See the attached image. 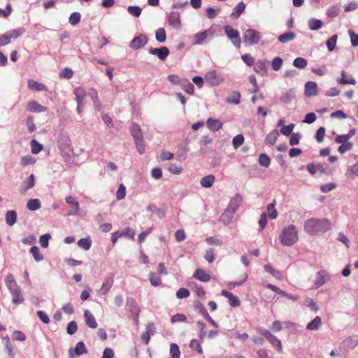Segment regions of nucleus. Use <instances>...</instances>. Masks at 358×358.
Listing matches in <instances>:
<instances>
[{
	"instance_id": "f257e3e1",
	"label": "nucleus",
	"mask_w": 358,
	"mask_h": 358,
	"mask_svg": "<svg viewBox=\"0 0 358 358\" xmlns=\"http://www.w3.org/2000/svg\"><path fill=\"white\" fill-rule=\"evenodd\" d=\"M331 228V222L326 218H310L303 224L304 231L311 236L324 234Z\"/></svg>"
},
{
	"instance_id": "f03ea898",
	"label": "nucleus",
	"mask_w": 358,
	"mask_h": 358,
	"mask_svg": "<svg viewBox=\"0 0 358 358\" xmlns=\"http://www.w3.org/2000/svg\"><path fill=\"white\" fill-rule=\"evenodd\" d=\"M279 239L284 246H292L299 241V233L294 224L285 226L281 230Z\"/></svg>"
},
{
	"instance_id": "7ed1b4c3",
	"label": "nucleus",
	"mask_w": 358,
	"mask_h": 358,
	"mask_svg": "<svg viewBox=\"0 0 358 358\" xmlns=\"http://www.w3.org/2000/svg\"><path fill=\"white\" fill-rule=\"evenodd\" d=\"M58 148L63 157L68 159L73 154V147L71 145L69 135L66 131H61L58 136Z\"/></svg>"
},
{
	"instance_id": "20e7f679",
	"label": "nucleus",
	"mask_w": 358,
	"mask_h": 358,
	"mask_svg": "<svg viewBox=\"0 0 358 358\" xmlns=\"http://www.w3.org/2000/svg\"><path fill=\"white\" fill-rule=\"evenodd\" d=\"M215 29L213 27L209 29L197 32L194 36L192 42V45H200L206 43L208 40L211 39L214 37Z\"/></svg>"
},
{
	"instance_id": "39448f33",
	"label": "nucleus",
	"mask_w": 358,
	"mask_h": 358,
	"mask_svg": "<svg viewBox=\"0 0 358 358\" xmlns=\"http://www.w3.org/2000/svg\"><path fill=\"white\" fill-rule=\"evenodd\" d=\"M260 33L254 29H247L243 34V43L246 46H251L259 43Z\"/></svg>"
},
{
	"instance_id": "423d86ee",
	"label": "nucleus",
	"mask_w": 358,
	"mask_h": 358,
	"mask_svg": "<svg viewBox=\"0 0 358 358\" xmlns=\"http://www.w3.org/2000/svg\"><path fill=\"white\" fill-rule=\"evenodd\" d=\"M224 30L227 36L232 41L234 45L239 48L241 43L239 32L229 25L225 26Z\"/></svg>"
},
{
	"instance_id": "0eeeda50",
	"label": "nucleus",
	"mask_w": 358,
	"mask_h": 358,
	"mask_svg": "<svg viewBox=\"0 0 358 358\" xmlns=\"http://www.w3.org/2000/svg\"><path fill=\"white\" fill-rule=\"evenodd\" d=\"M205 79L212 86H218L224 81L223 76L216 71H210L205 76Z\"/></svg>"
},
{
	"instance_id": "6e6552de",
	"label": "nucleus",
	"mask_w": 358,
	"mask_h": 358,
	"mask_svg": "<svg viewBox=\"0 0 358 358\" xmlns=\"http://www.w3.org/2000/svg\"><path fill=\"white\" fill-rule=\"evenodd\" d=\"M330 280V275L324 271L321 270L317 273L315 280L313 282V289H317Z\"/></svg>"
},
{
	"instance_id": "1a4fd4ad",
	"label": "nucleus",
	"mask_w": 358,
	"mask_h": 358,
	"mask_svg": "<svg viewBox=\"0 0 358 358\" xmlns=\"http://www.w3.org/2000/svg\"><path fill=\"white\" fill-rule=\"evenodd\" d=\"M126 308L135 317V321L138 322V317L140 313V308L136 304L135 300L133 298H127Z\"/></svg>"
},
{
	"instance_id": "9d476101",
	"label": "nucleus",
	"mask_w": 358,
	"mask_h": 358,
	"mask_svg": "<svg viewBox=\"0 0 358 358\" xmlns=\"http://www.w3.org/2000/svg\"><path fill=\"white\" fill-rule=\"evenodd\" d=\"M148 42V38L143 34H139L130 42L129 46L133 50L143 48Z\"/></svg>"
},
{
	"instance_id": "9b49d317",
	"label": "nucleus",
	"mask_w": 358,
	"mask_h": 358,
	"mask_svg": "<svg viewBox=\"0 0 358 358\" xmlns=\"http://www.w3.org/2000/svg\"><path fill=\"white\" fill-rule=\"evenodd\" d=\"M156 332V327L152 322L147 324L145 327V331L141 335V339L143 342L148 345L150 342L151 336H153Z\"/></svg>"
},
{
	"instance_id": "f8f14e48",
	"label": "nucleus",
	"mask_w": 358,
	"mask_h": 358,
	"mask_svg": "<svg viewBox=\"0 0 358 358\" xmlns=\"http://www.w3.org/2000/svg\"><path fill=\"white\" fill-rule=\"evenodd\" d=\"M148 52L151 55H157L162 61H164L169 55V50L166 47H162L160 48H150Z\"/></svg>"
},
{
	"instance_id": "ddd939ff",
	"label": "nucleus",
	"mask_w": 358,
	"mask_h": 358,
	"mask_svg": "<svg viewBox=\"0 0 358 358\" xmlns=\"http://www.w3.org/2000/svg\"><path fill=\"white\" fill-rule=\"evenodd\" d=\"M87 352V348L84 344L83 342L80 341L78 342L74 350L73 349H69V357L70 358H74L75 355L80 356L84 354H86Z\"/></svg>"
},
{
	"instance_id": "4468645a",
	"label": "nucleus",
	"mask_w": 358,
	"mask_h": 358,
	"mask_svg": "<svg viewBox=\"0 0 358 358\" xmlns=\"http://www.w3.org/2000/svg\"><path fill=\"white\" fill-rule=\"evenodd\" d=\"M341 77L336 78V82L341 85H355L357 82L356 80L351 75H348L346 71H342Z\"/></svg>"
},
{
	"instance_id": "2eb2a0df",
	"label": "nucleus",
	"mask_w": 358,
	"mask_h": 358,
	"mask_svg": "<svg viewBox=\"0 0 358 358\" xmlns=\"http://www.w3.org/2000/svg\"><path fill=\"white\" fill-rule=\"evenodd\" d=\"M318 93L317 85L315 82L308 81L305 84V95L306 96H314Z\"/></svg>"
},
{
	"instance_id": "dca6fc26",
	"label": "nucleus",
	"mask_w": 358,
	"mask_h": 358,
	"mask_svg": "<svg viewBox=\"0 0 358 358\" xmlns=\"http://www.w3.org/2000/svg\"><path fill=\"white\" fill-rule=\"evenodd\" d=\"M35 185V176L34 174H31L28 178V180L24 182H22L20 187L19 192L22 194H24L27 190L32 188Z\"/></svg>"
},
{
	"instance_id": "f3484780",
	"label": "nucleus",
	"mask_w": 358,
	"mask_h": 358,
	"mask_svg": "<svg viewBox=\"0 0 358 358\" xmlns=\"http://www.w3.org/2000/svg\"><path fill=\"white\" fill-rule=\"evenodd\" d=\"M242 201V196L240 194H236L234 197L231 198L227 208L234 213H236L238 208L240 207Z\"/></svg>"
},
{
	"instance_id": "a211bd4d",
	"label": "nucleus",
	"mask_w": 358,
	"mask_h": 358,
	"mask_svg": "<svg viewBox=\"0 0 358 358\" xmlns=\"http://www.w3.org/2000/svg\"><path fill=\"white\" fill-rule=\"evenodd\" d=\"M4 281L10 292L16 289L17 290L18 289L20 288V286H18V285L17 284L13 275L11 273H8L5 276Z\"/></svg>"
},
{
	"instance_id": "6ab92c4d",
	"label": "nucleus",
	"mask_w": 358,
	"mask_h": 358,
	"mask_svg": "<svg viewBox=\"0 0 358 358\" xmlns=\"http://www.w3.org/2000/svg\"><path fill=\"white\" fill-rule=\"evenodd\" d=\"M267 61L259 60L255 64L254 71L261 76H266L267 74Z\"/></svg>"
},
{
	"instance_id": "aec40b11",
	"label": "nucleus",
	"mask_w": 358,
	"mask_h": 358,
	"mask_svg": "<svg viewBox=\"0 0 358 358\" xmlns=\"http://www.w3.org/2000/svg\"><path fill=\"white\" fill-rule=\"evenodd\" d=\"M221 294L228 299L229 303L232 307H238L241 305L238 298L227 290H222Z\"/></svg>"
},
{
	"instance_id": "412c9836",
	"label": "nucleus",
	"mask_w": 358,
	"mask_h": 358,
	"mask_svg": "<svg viewBox=\"0 0 358 358\" xmlns=\"http://www.w3.org/2000/svg\"><path fill=\"white\" fill-rule=\"evenodd\" d=\"M222 122L218 119L209 117L206 121V126L211 131H217L222 127Z\"/></svg>"
},
{
	"instance_id": "4be33fe9",
	"label": "nucleus",
	"mask_w": 358,
	"mask_h": 358,
	"mask_svg": "<svg viewBox=\"0 0 358 358\" xmlns=\"http://www.w3.org/2000/svg\"><path fill=\"white\" fill-rule=\"evenodd\" d=\"M168 22L171 26L176 29L180 27V13L178 11L171 12L169 16Z\"/></svg>"
},
{
	"instance_id": "5701e85b",
	"label": "nucleus",
	"mask_w": 358,
	"mask_h": 358,
	"mask_svg": "<svg viewBox=\"0 0 358 358\" xmlns=\"http://www.w3.org/2000/svg\"><path fill=\"white\" fill-rule=\"evenodd\" d=\"M27 109L32 113H42L46 111L47 110L45 106L39 104L38 102L34 100L28 102Z\"/></svg>"
},
{
	"instance_id": "b1692460",
	"label": "nucleus",
	"mask_w": 358,
	"mask_h": 358,
	"mask_svg": "<svg viewBox=\"0 0 358 358\" xmlns=\"http://www.w3.org/2000/svg\"><path fill=\"white\" fill-rule=\"evenodd\" d=\"M113 284V275L106 276L103 282L102 287L100 289L101 294H106L111 288Z\"/></svg>"
},
{
	"instance_id": "393cba45",
	"label": "nucleus",
	"mask_w": 358,
	"mask_h": 358,
	"mask_svg": "<svg viewBox=\"0 0 358 358\" xmlns=\"http://www.w3.org/2000/svg\"><path fill=\"white\" fill-rule=\"evenodd\" d=\"M129 129L134 140L143 138V133L141 127L137 123L133 122Z\"/></svg>"
},
{
	"instance_id": "a878e982",
	"label": "nucleus",
	"mask_w": 358,
	"mask_h": 358,
	"mask_svg": "<svg viewBox=\"0 0 358 358\" xmlns=\"http://www.w3.org/2000/svg\"><path fill=\"white\" fill-rule=\"evenodd\" d=\"M84 317L86 324L92 328L95 329L97 327V323L96 322L94 316L90 313V310H86L84 313Z\"/></svg>"
},
{
	"instance_id": "bb28decb",
	"label": "nucleus",
	"mask_w": 358,
	"mask_h": 358,
	"mask_svg": "<svg viewBox=\"0 0 358 358\" xmlns=\"http://www.w3.org/2000/svg\"><path fill=\"white\" fill-rule=\"evenodd\" d=\"M234 214L235 213L227 208L220 215V222H222L225 225H228L231 222Z\"/></svg>"
},
{
	"instance_id": "cd10ccee",
	"label": "nucleus",
	"mask_w": 358,
	"mask_h": 358,
	"mask_svg": "<svg viewBox=\"0 0 358 358\" xmlns=\"http://www.w3.org/2000/svg\"><path fill=\"white\" fill-rule=\"evenodd\" d=\"M74 94L77 103H85L84 100L87 96L85 90L83 87H79L74 90Z\"/></svg>"
},
{
	"instance_id": "c85d7f7f",
	"label": "nucleus",
	"mask_w": 358,
	"mask_h": 358,
	"mask_svg": "<svg viewBox=\"0 0 358 358\" xmlns=\"http://www.w3.org/2000/svg\"><path fill=\"white\" fill-rule=\"evenodd\" d=\"M5 219L8 226L14 225L17 222V212L14 210L7 211L5 215Z\"/></svg>"
},
{
	"instance_id": "c756f323",
	"label": "nucleus",
	"mask_w": 358,
	"mask_h": 358,
	"mask_svg": "<svg viewBox=\"0 0 358 358\" xmlns=\"http://www.w3.org/2000/svg\"><path fill=\"white\" fill-rule=\"evenodd\" d=\"M194 277L201 282H208L210 279V275L201 268L196 270Z\"/></svg>"
},
{
	"instance_id": "7c9ffc66",
	"label": "nucleus",
	"mask_w": 358,
	"mask_h": 358,
	"mask_svg": "<svg viewBox=\"0 0 358 358\" xmlns=\"http://www.w3.org/2000/svg\"><path fill=\"white\" fill-rule=\"evenodd\" d=\"M322 325V319L320 316H316L311 322L308 323L306 329L310 331H316Z\"/></svg>"
},
{
	"instance_id": "2f4dec72",
	"label": "nucleus",
	"mask_w": 358,
	"mask_h": 358,
	"mask_svg": "<svg viewBox=\"0 0 358 358\" xmlns=\"http://www.w3.org/2000/svg\"><path fill=\"white\" fill-rule=\"evenodd\" d=\"M241 101V94L238 92L234 91L229 94L226 98V102L238 105Z\"/></svg>"
},
{
	"instance_id": "473e14b6",
	"label": "nucleus",
	"mask_w": 358,
	"mask_h": 358,
	"mask_svg": "<svg viewBox=\"0 0 358 358\" xmlns=\"http://www.w3.org/2000/svg\"><path fill=\"white\" fill-rule=\"evenodd\" d=\"M28 87L31 90L41 92V91H47V87L45 85L38 83L34 80H28Z\"/></svg>"
},
{
	"instance_id": "72a5a7b5",
	"label": "nucleus",
	"mask_w": 358,
	"mask_h": 358,
	"mask_svg": "<svg viewBox=\"0 0 358 358\" xmlns=\"http://www.w3.org/2000/svg\"><path fill=\"white\" fill-rule=\"evenodd\" d=\"M279 136V132L277 129H273L270 131L265 139L266 143L273 145Z\"/></svg>"
},
{
	"instance_id": "f704fd0d",
	"label": "nucleus",
	"mask_w": 358,
	"mask_h": 358,
	"mask_svg": "<svg viewBox=\"0 0 358 358\" xmlns=\"http://www.w3.org/2000/svg\"><path fill=\"white\" fill-rule=\"evenodd\" d=\"M296 38V34L292 31H287L279 35L278 39L281 43H286L289 41L294 40Z\"/></svg>"
},
{
	"instance_id": "c9c22d12",
	"label": "nucleus",
	"mask_w": 358,
	"mask_h": 358,
	"mask_svg": "<svg viewBox=\"0 0 358 358\" xmlns=\"http://www.w3.org/2000/svg\"><path fill=\"white\" fill-rule=\"evenodd\" d=\"M10 294H12V302L14 304H20L24 301V297L22 294L21 288L18 289L17 290H14L13 292H10Z\"/></svg>"
},
{
	"instance_id": "e433bc0d",
	"label": "nucleus",
	"mask_w": 358,
	"mask_h": 358,
	"mask_svg": "<svg viewBox=\"0 0 358 358\" xmlns=\"http://www.w3.org/2000/svg\"><path fill=\"white\" fill-rule=\"evenodd\" d=\"M3 341L5 345V349L7 351L8 355L10 358L15 357V352L13 350V346L10 341V338L8 336H6L3 338Z\"/></svg>"
},
{
	"instance_id": "4c0bfd02",
	"label": "nucleus",
	"mask_w": 358,
	"mask_h": 358,
	"mask_svg": "<svg viewBox=\"0 0 358 358\" xmlns=\"http://www.w3.org/2000/svg\"><path fill=\"white\" fill-rule=\"evenodd\" d=\"M322 21L316 18H310L308 21V28L312 31L320 29L322 27Z\"/></svg>"
},
{
	"instance_id": "58836bf2",
	"label": "nucleus",
	"mask_w": 358,
	"mask_h": 358,
	"mask_svg": "<svg viewBox=\"0 0 358 358\" xmlns=\"http://www.w3.org/2000/svg\"><path fill=\"white\" fill-rule=\"evenodd\" d=\"M182 89L189 94H194V86L192 83H191L189 80L184 79L182 83L180 85Z\"/></svg>"
},
{
	"instance_id": "ea45409f",
	"label": "nucleus",
	"mask_w": 358,
	"mask_h": 358,
	"mask_svg": "<svg viewBox=\"0 0 358 358\" xmlns=\"http://www.w3.org/2000/svg\"><path fill=\"white\" fill-rule=\"evenodd\" d=\"M215 176L213 175H208L201 178L200 183L203 187L209 188L215 182Z\"/></svg>"
},
{
	"instance_id": "a19ab883",
	"label": "nucleus",
	"mask_w": 358,
	"mask_h": 358,
	"mask_svg": "<svg viewBox=\"0 0 358 358\" xmlns=\"http://www.w3.org/2000/svg\"><path fill=\"white\" fill-rule=\"evenodd\" d=\"M89 96L91 97L92 100L93 101L94 106L97 110H101V103L99 102V96L98 93L96 90L91 89L89 92Z\"/></svg>"
},
{
	"instance_id": "79ce46f5",
	"label": "nucleus",
	"mask_w": 358,
	"mask_h": 358,
	"mask_svg": "<svg viewBox=\"0 0 358 358\" xmlns=\"http://www.w3.org/2000/svg\"><path fill=\"white\" fill-rule=\"evenodd\" d=\"M27 207L29 210H37L41 207V201L38 199H30L27 203Z\"/></svg>"
},
{
	"instance_id": "37998d69",
	"label": "nucleus",
	"mask_w": 358,
	"mask_h": 358,
	"mask_svg": "<svg viewBox=\"0 0 358 358\" xmlns=\"http://www.w3.org/2000/svg\"><path fill=\"white\" fill-rule=\"evenodd\" d=\"M268 341L270 342L273 347L277 349L278 352H282V348L280 339H278L276 336L272 334L271 336H269Z\"/></svg>"
},
{
	"instance_id": "c03bdc74",
	"label": "nucleus",
	"mask_w": 358,
	"mask_h": 358,
	"mask_svg": "<svg viewBox=\"0 0 358 358\" xmlns=\"http://www.w3.org/2000/svg\"><path fill=\"white\" fill-rule=\"evenodd\" d=\"M91 245H92V241L90 237L81 238L78 242V247H80V248H82L85 250H90Z\"/></svg>"
},
{
	"instance_id": "a18cd8bd",
	"label": "nucleus",
	"mask_w": 358,
	"mask_h": 358,
	"mask_svg": "<svg viewBox=\"0 0 358 358\" xmlns=\"http://www.w3.org/2000/svg\"><path fill=\"white\" fill-rule=\"evenodd\" d=\"M307 170L309 171L310 173L312 175L315 174L318 171H321L322 173L324 172V169L323 166L320 164H309L307 166Z\"/></svg>"
},
{
	"instance_id": "49530a36",
	"label": "nucleus",
	"mask_w": 358,
	"mask_h": 358,
	"mask_svg": "<svg viewBox=\"0 0 358 358\" xmlns=\"http://www.w3.org/2000/svg\"><path fill=\"white\" fill-rule=\"evenodd\" d=\"M345 174L352 178L355 176L358 177V161L355 164L348 166Z\"/></svg>"
},
{
	"instance_id": "de8ad7c7",
	"label": "nucleus",
	"mask_w": 358,
	"mask_h": 358,
	"mask_svg": "<svg viewBox=\"0 0 358 358\" xmlns=\"http://www.w3.org/2000/svg\"><path fill=\"white\" fill-rule=\"evenodd\" d=\"M245 3L243 1L239 2L234 8V11L231 13L232 17H238L245 9Z\"/></svg>"
},
{
	"instance_id": "09e8293b",
	"label": "nucleus",
	"mask_w": 358,
	"mask_h": 358,
	"mask_svg": "<svg viewBox=\"0 0 358 358\" xmlns=\"http://www.w3.org/2000/svg\"><path fill=\"white\" fill-rule=\"evenodd\" d=\"M155 38L159 43H164L166 39V31L164 28H158L155 31Z\"/></svg>"
},
{
	"instance_id": "8fccbe9b",
	"label": "nucleus",
	"mask_w": 358,
	"mask_h": 358,
	"mask_svg": "<svg viewBox=\"0 0 358 358\" xmlns=\"http://www.w3.org/2000/svg\"><path fill=\"white\" fill-rule=\"evenodd\" d=\"M295 95L294 90L291 89L287 91L284 94L280 97V101L283 103H289L292 101Z\"/></svg>"
},
{
	"instance_id": "3c124183",
	"label": "nucleus",
	"mask_w": 358,
	"mask_h": 358,
	"mask_svg": "<svg viewBox=\"0 0 358 358\" xmlns=\"http://www.w3.org/2000/svg\"><path fill=\"white\" fill-rule=\"evenodd\" d=\"M8 34L10 40L11 39H15L18 38L20 36L23 34L25 32V29L24 28H19L17 29H12L10 31H6Z\"/></svg>"
},
{
	"instance_id": "603ef678",
	"label": "nucleus",
	"mask_w": 358,
	"mask_h": 358,
	"mask_svg": "<svg viewBox=\"0 0 358 358\" xmlns=\"http://www.w3.org/2000/svg\"><path fill=\"white\" fill-rule=\"evenodd\" d=\"M307 60L303 57H297L293 62V65L299 69H303L307 66Z\"/></svg>"
},
{
	"instance_id": "864d4df0",
	"label": "nucleus",
	"mask_w": 358,
	"mask_h": 358,
	"mask_svg": "<svg viewBox=\"0 0 358 358\" xmlns=\"http://www.w3.org/2000/svg\"><path fill=\"white\" fill-rule=\"evenodd\" d=\"M258 161L259 164L264 167H268L271 164V159L266 154L264 153L259 155Z\"/></svg>"
},
{
	"instance_id": "5fc2aeb1",
	"label": "nucleus",
	"mask_w": 358,
	"mask_h": 358,
	"mask_svg": "<svg viewBox=\"0 0 358 358\" xmlns=\"http://www.w3.org/2000/svg\"><path fill=\"white\" fill-rule=\"evenodd\" d=\"M341 9L336 6H331L327 10V15L330 17H335L339 15Z\"/></svg>"
},
{
	"instance_id": "6e6d98bb",
	"label": "nucleus",
	"mask_w": 358,
	"mask_h": 358,
	"mask_svg": "<svg viewBox=\"0 0 358 358\" xmlns=\"http://www.w3.org/2000/svg\"><path fill=\"white\" fill-rule=\"evenodd\" d=\"M275 201H273V202L272 203L268 204L267 207L268 216L271 219H275L277 217L278 215V212L275 209Z\"/></svg>"
},
{
	"instance_id": "4d7b16f0",
	"label": "nucleus",
	"mask_w": 358,
	"mask_h": 358,
	"mask_svg": "<svg viewBox=\"0 0 358 358\" xmlns=\"http://www.w3.org/2000/svg\"><path fill=\"white\" fill-rule=\"evenodd\" d=\"M337 38V35L334 34L327 40L326 44L329 52H332L334 50L336 45Z\"/></svg>"
},
{
	"instance_id": "13d9d810",
	"label": "nucleus",
	"mask_w": 358,
	"mask_h": 358,
	"mask_svg": "<svg viewBox=\"0 0 358 358\" xmlns=\"http://www.w3.org/2000/svg\"><path fill=\"white\" fill-rule=\"evenodd\" d=\"M170 355L172 358H180V351L179 347L176 343H171L170 345Z\"/></svg>"
},
{
	"instance_id": "bf43d9fd",
	"label": "nucleus",
	"mask_w": 358,
	"mask_h": 358,
	"mask_svg": "<svg viewBox=\"0 0 358 358\" xmlns=\"http://www.w3.org/2000/svg\"><path fill=\"white\" fill-rule=\"evenodd\" d=\"M294 127H295V125L293 123H291L287 126H282L280 129V133L282 135L289 136L292 134V131H293Z\"/></svg>"
},
{
	"instance_id": "052dcab7",
	"label": "nucleus",
	"mask_w": 358,
	"mask_h": 358,
	"mask_svg": "<svg viewBox=\"0 0 358 358\" xmlns=\"http://www.w3.org/2000/svg\"><path fill=\"white\" fill-rule=\"evenodd\" d=\"M282 59L280 57H275L271 62L272 69L277 71H279L282 65Z\"/></svg>"
},
{
	"instance_id": "680f3d73",
	"label": "nucleus",
	"mask_w": 358,
	"mask_h": 358,
	"mask_svg": "<svg viewBox=\"0 0 358 358\" xmlns=\"http://www.w3.org/2000/svg\"><path fill=\"white\" fill-rule=\"evenodd\" d=\"M80 17H81V16L79 13L74 12V13H71L69 17V23L73 26H76V24H78L80 22Z\"/></svg>"
},
{
	"instance_id": "e2e57ef3",
	"label": "nucleus",
	"mask_w": 358,
	"mask_h": 358,
	"mask_svg": "<svg viewBox=\"0 0 358 358\" xmlns=\"http://www.w3.org/2000/svg\"><path fill=\"white\" fill-rule=\"evenodd\" d=\"M147 210L156 213L159 217H163L164 215V211L160 208H158L155 204H150L147 207Z\"/></svg>"
},
{
	"instance_id": "0e129e2a",
	"label": "nucleus",
	"mask_w": 358,
	"mask_h": 358,
	"mask_svg": "<svg viewBox=\"0 0 358 358\" xmlns=\"http://www.w3.org/2000/svg\"><path fill=\"white\" fill-rule=\"evenodd\" d=\"M31 148L33 154H38L42 150L43 145L34 139L31 141Z\"/></svg>"
},
{
	"instance_id": "69168bd1",
	"label": "nucleus",
	"mask_w": 358,
	"mask_h": 358,
	"mask_svg": "<svg viewBox=\"0 0 358 358\" xmlns=\"http://www.w3.org/2000/svg\"><path fill=\"white\" fill-rule=\"evenodd\" d=\"M127 11L134 17H139L141 13V8L137 6H129L127 8Z\"/></svg>"
},
{
	"instance_id": "338daca9",
	"label": "nucleus",
	"mask_w": 358,
	"mask_h": 358,
	"mask_svg": "<svg viewBox=\"0 0 358 358\" xmlns=\"http://www.w3.org/2000/svg\"><path fill=\"white\" fill-rule=\"evenodd\" d=\"M149 280L152 285L155 287L159 286L162 283L161 278L152 272L149 274Z\"/></svg>"
},
{
	"instance_id": "774afa93",
	"label": "nucleus",
	"mask_w": 358,
	"mask_h": 358,
	"mask_svg": "<svg viewBox=\"0 0 358 358\" xmlns=\"http://www.w3.org/2000/svg\"><path fill=\"white\" fill-rule=\"evenodd\" d=\"M244 142V136L242 134H238L234 137L232 140V145L235 149L240 147Z\"/></svg>"
}]
</instances>
